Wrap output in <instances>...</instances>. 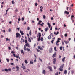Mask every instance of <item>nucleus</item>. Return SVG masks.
<instances>
[{"label": "nucleus", "mask_w": 75, "mask_h": 75, "mask_svg": "<svg viewBox=\"0 0 75 75\" xmlns=\"http://www.w3.org/2000/svg\"><path fill=\"white\" fill-rule=\"evenodd\" d=\"M59 58H61V56L60 55H59Z\"/></svg>", "instance_id": "774afa93"}, {"label": "nucleus", "mask_w": 75, "mask_h": 75, "mask_svg": "<svg viewBox=\"0 0 75 75\" xmlns=\"http://www.w3.org/2000/svg\"><path fill=\"white\" fill-rule=\"evenodd\" d=\"M43 24H44V23L43 22H42V24H40V25H41L42 27H44Z\"/></svg>", "instance_id": "b1692460"}, {"label": "nucleus", "mask_w": 75, "mask_h": 75, "mask_svg": "<svg viewBox=\"0 0 75 75\" xmlns=\"http://www.w3.org/2000/svg\"><path fill=\"white\" fill-rule=\"evenodd\" d=\"M11 68H9L8 69V70L9 71H11Z\"/></svg>", "instance_id": "37998d69"}, {"label": "nucleus", "mask_w": 75, "mask_h": 75, "mask_svg": "<svg viewBox=\"0 0 75 75\" xmlns=\"http://www.w3.org/2000/svg\"><path fill=\"white\" fill-rule=\"evenodd\" d=\"M73 17H74V15H72L71 16V18H73Z\"/></svg>", "instance_id": "3c124183"}, {"label": "nucleus", "mask_w": 75, "mask_h": 75, "mask_svg": "<svg viewBox=\"0 0 75 75\" xmlns=\"http://www.w3.org/2000/svg\"><path fill=\"white\" fill-rule=\"evenodd\" d=\"M17 58H19V56H17V55H16V57Z\"/></svg>", "instance_id": "864d4df0"}, {"label": "nucleus", "mask_w": 75, "mask_h": 75, "mask_svg": "<svg viewBox=\"0 0 75 75\" xmlns=\"http://www.w3.org/2000/svg\"><path fill=\"white\" fill-rule=\"evenodd\" d=\"M12 4H14L15 3V2H14V1L13 0L12 1Z\"/></svg>", "instance_id": "72a5a7b5"}, {"label": "nucleus", "mask_w": 75, "mask_h": 75, "mask_svg": "<svg viewBox=\"0 0 75 75\" xmlns=\"http://www.w3.org/2000/svg\"><path fill=\"white\" fill-rule=\"evenodd\" d=\"M38 5V4H37V3H36L35 4V6H37Z\"/></svg>", "instance_id": "5fc2aeb1"}, {"label": "nucleus", "mask_w": 75, "mask_h": 75, "mask_svg": "<svg viewBox=\"0 0 75 75\" xmlns=\"http://www.w3.org/2000/svg\"><path fill=\"white\" fill-rule=\"evenodd\" d=\"M69 8L68 7H67V8H66L67 10H68Z\"/></svg>", "instance_id": "0e129e2a"}, {"label": "nucleus", "mask_w": 75, "mask_h": 75, "mask_svg": "<svg viewBox=\"0 0 75 75\" xmlns=\"http://www.w3.org/2000/svg\"><path fill=\"white\" fill-rule=\"evenodd\" d=\"M38 48L41 51H42L43 50V49L40 46H38Z\"/></svg>", "instance_id": "0eeeda50"}, {"label": "nucleus", "mask_w": 75, "mask_h": 75, "mask_svg": "<svg viewBox=\"0 0 75 75\" xmlns=\"http://www.w3.org/2000/svg\"><path fill=\"white\" fill-rule=\"evenodd\" d=\"M48 68L50 69V71L51 72H52L53 71V70H52V67L50 66H48Z\"/></svg>", "instance_id": "39448f33"}, {"label": "nucleus", "mask_w": 75, "mask_h": 75, "mask_svg": "<svg viewBox=\"0 0 75 75\" xmlns=\"http://www.w3.org/2000/svg\"><path fill=\"white\" fill-rule=\"evenodd\" d=\"M24 17H23L22 18V21H24Z\"/></svg>", "instance_id": "a18cd8bd"}, {"label": "nucleus", "mask_w": 75, "mask_h": 75, "mask_svg": "<svg viewBox=\"0 0 75 75\" xmlns=\"http://www.w3.org/2000/svg\"><path fill=\"white\" fill-rule=\"evenodd\" d=\"M64 74H66L67 73V71L66 70H65L64 71Z\"/></svg>", "instance_id": "473e14b6"}, {"label": "nucleus", "mask_w": 75, "mask_h": 75, "mask_svg": "<svg viewBox=\"0 0 75 75\" xmlns=\"http://www.w3.org/2000/svg\"><path fill=\"white\" fill-rule=\"evenodd\" d=\"M49 29L48 28V27H47V28H46L45 29V31H46V32H47V31H48V30Z\"/></svg>", "instance_id": "5701e85b"}, {"label": "nucleus", "mask_w": 75, "mask_h": 75, "mask_svg": "<svg viewBox=\"0 0 75 75\" xmlns=\"http://www.w3.org/2000/svg\"><path fill=\"white\" fill-rule=\"evenodd\" d=\"M16 48L17 49V50H18V47H16Z\"/></svg>", "instance_id": "338daca9"}, {"label": "nucleus", "mask_w": 75, "mask_h": 75, "mask_svg": "<svg viewBox=\"0 0 75 75\" xmlns=\"http://www.w3.org/2000/svg\"><path fill=\"white\" fill-rule=\"evenodd\" d=\"M33 64V62L31 61H30V65H31V64Z\"/></svg>", "instance_id": "cd10ccee"}, {"label": "nucleus", "mask_w": 75, "mask_h": 75, "mask_svg": "<svg viewBox=\"0 0 75 75\" xmlns=\"http://www.w3.org/2000/svg\"><path fill=\"white\" fill-rule=\"evenodd\" d=\"M47 25H48L49 28H50L51 27V25H50L49 23H47Z\"/></svg>", "instance_id": "412c9836"}, {"label": "nucleus", "mask_w": 75, "mask_h": 75, "mask_svg": "<svg viewBox=\"0 0 75 75\" xmlns=\"http://www.w3.org/2000/svg\"><path fill=\"white\" fill-rule=\"evenodd\" d=\"M40 8L42 10V9H43V7H42V6H41L40 7Z\"/></svg>", "instance_id": "bf43d9fd"}, {"label": "nucleus", "mask_w": 75, "mask_h": 75, "mask_svg": "<svg viewBox=\"0 0 75 75\" xmlns=\"http://www.w3.org/2000/svg\"><path fill=\"white\" fill-rule=\"evenodd\" d=\"M57 56V53L56 52L54 53L52 56L53 58H54V57H55Z\"/></svg>", "instance_id": "9b49d317"}, {"label": "nucleus", "mask_w": 75, "mask_h": 75, "mask_svg": "<svg viewBox=\"0 0 75 75\" xmlns=\"http://www.w3.org/2000/svg\"><path fill=\"white\" fill-rule=\"evenodd\" d=\"M46 73V71H45V70H43L42 71V74H44V75H45V73Z\"/></svg>", "instance_id": "ddd939ff"}, {"label": "nucleus", "mask_w": 75, "mask_h": 75, "mask_svg": "<svg viewBox=\"0 0 75 75\" xmlns=\"http://www.w3.org/2000/svg\"><path fill=\"white\" fill-rule=\"evenodd\" d=\"M48 68L50 69V71L51 72H52L53 71V70H52V67L50 66H48Z\"/></svg>", "instance_id": "20e7f679"}, {"label": "nucleus", "mask_w": 75, "mask_h": 75, "mask_svg": "<svg viewBox=\"0 0 75 75\" xmlns=\"http://www.w3.org/2000/svg\"><path fill=\"white\" fill-rule=\"evenodd\" d=\"M71 20H72L73 23H74V20L72 19V18H71Z\"/></svg>", "instance_id": "4d7b16f0"}, {"label": "nucleus", "mask_w": 75, "mask_h": 75, "mask_svg": "<svg viewBox=\"0 0 75 75\" xmlns=\"http://www.w3.org/2000/svg\"><path fill=\"white\" fill-rule=\"evenodd\" d=\"M64 35H65V37H67V36H68V35H67V33L65 34Z\"/></svg>", "instance_id": "de8ad7c7"}, {"label": "nucleus", "mask_w": 75, "mask_h": 75, "mask_svg": "<svg viewBox=\"0 0 75 75\" xmlns=\"http://www.w3.org/2000/svg\"><path fill=\"white\" fill-rule=\"evenodd\" d=\"M65 14H67V15H68L69 14V12H67V11H64Z\"/></svg>", "instance_id": "423d86ee"}, {"label": "nucleus", "mask_w": 75, "mask_h": 75, "mask_svg": "<svg viewBox=\"0 0 75 75\" xmlns=\"http://www.w3.org/2000/svg\"><path fill=\"white\" fill-rule=\"evenodd\" d=\"M56 58H54L53 60V64L54 65H55V64H56Z\"/></svg>", "instance_id": "7ed1b4c3"}, {"label": "nucleus", "mask_w": 75, "mask_h": 75, "mask_svg": "<svg viewBox=\"0 0 75 75\" xmlns=\"http://www.w3.org/2000/svg\"><path fill=\"white\" fill-rule=\"evenodd\" d=\"M48 38L49 40H50V39H51V35L49 36L48 37Z\"/></svg>", "instance_id": "6ab92c4d"}, {"label": "nucleus", "mask_w": 75, "mask_h": 75, "mask_svg": "<svg viewBox=\"0 0 75 75\" xmlns=\"http://www.w3.org/2000/svg\"><path fill=\"white\" fill-rule=\"evenodd\" d=\"M64 65V64H63L62 65L60 66V68H59V70L60 71H63V67Z\"/></svg>", "instance_id": "f257e3e1"}, {"label": "nucleus", "mask_w": 75, "mask_h": 75, "mask_svg": "<svg viewBox=\"0 0 75 75\" xmlns=\"http://www.w3.org/2000/svg\"><path fill=\"white\" fill-rule=\"evenodd\" d=\"M60 42V41L59 40H57L56 41V44L57 45V46H58L59 45V43H58V42Z\"/></svg>", "instance_id": "6e6552de"}, {"label": "nucleus", "mask_w": 75, "mask_h": 75, "mask_svg": "<svg viewBox=\"0 0 75 75\" xmlns=\"http://www.w3.org/2000/svg\"><path fill=\"white\" fill-rule=\"evenodd\" d=\"M52 41H51V42L52 44H53V41H54V40L52 39Z\"/></svg>", "instance_id": "e2e57ef3"}, {"label": "nucleus", "mask_w": 75, "mask_h": 75, "mask_svg": "<svg viewBox=\"0 0 75 75\" xmlns=\"http://www.w3.org/2000/svg\"><path fill=\"white\" fill-rule=\"evenodd\" d=\"M21 52L22 54H23V55H24V51H23V50H21Z\"/></svg>", "instance_id": "dca6fc26"}, {"label": "nucleus", "mask_w": 75, "mask_h": 75, "mask_svg": "<svg viewBox=\"0 0 75 75\" xmlns=\"http://www.w3.org/2000/svg\"><path fill=\"white\" fill-rule=\"evenodd\" d=\"M62 48H63L62 46H61L60 47V50H62Z\"/></svg>", "instance_id": "f704fd0d"}, {"label": "nucleus", "mask_w": 75, "mask_h": 75, "mask_svg": "<svg viewBox=\"0 0 75 75\" xmlns=\"http://www.w3.org/2000/svg\"><path fill=\"white\" fill-rule=\"evenodd\" d=\"M71 10H72V8H71V7H69V10H70V11H71Z\"/></svg>", "instance_id": "8fccbe9b"}, {"label": "nucleus", "mask_w": 75, "mask_h": 75, "mask_svg": "<svg viewBox=\"0 0 75 75\" xmlns=\"http://www.w3.org/2000/svg\"><path fill=\"white\" fill-rule=\"evenodd\" d=\"M54 67V69H56V68H57V67H56V66H53Z\"/></svg>", "instance_id": "4c0bfd02"}, {"label": "nucleus", "mask_w": 75, "mask_h": 75, "mask_svg": "<svg viewBox=\"0 0 75 75\" xmlns=\"http://www.w3.org/2000/svg\"><path fill=\"white\" fill-rule=\"evenodd\" d=\"M50 35H52V37H54V35H53V34H52V33H51Z\"/></svg>", "instance_id": "603ef678"}, {"label": "nucleus", "mask_w": 75, "mask_h": 75, "mask_svg": "<svg viewBox=\"0 0 75 75\" xmlns=\"http://www.w3.org/2000/svg\"><path fill=\"white\" fill-rule=\"evenodd\" d=\"M65 57H64L63 59H62V61H63V62H64V61H65Z\"/></svg>", "instance_id": "c756f323"}, {"label": "nucleus", "mask_w": 75, "mask_h": 75, "mask_svg": "<svg viewBox=\"0 0 75 75\" xmlns=\"http://www.w3.org/2000/svg\"><path fill=\"white\" fill-rule=\"evenodd\" d=\"M11 52L12 54H14V53H15V52H14L13 51H12Z\"/></svg>", "instance_id": "09e8293b"}, {"label": "nucleus", "mask_w": 75, "mask_h": 75, "mask_svg": "<svg viewBox=\"0 0 75 75\" xmlns=\"http://www.w3.org/2000/svg\"><path fill=\"white\" fill-rule=\"evenodd\" d=\"M41 23H42V21L41 20H40L39 21V22L38 23V24H41Z\"/></svg>", "instance_id": "4be33fe9"}, {"label": "nucleus", "mask_w": 75, "mask_h": 75, "mask_svg": "<svg viewBox=\"0 0 75 75\" xmlns=\"http://www.w3.org/2000/svg\"><path fill=\"white\" fill-rule=\"evenodd\" d=\"M30 29V28L28 26L27 28V30H29Z\"/></svg>", "instance_id": "e433bc0d"}, {"label": "nucleus", "mask_w": 75, "mask_h": 75, "mask_svg": "<svg viewBox=\"0 0 75 75\" xmlns=\"http://www.w3.org/2000/svg\"><path fill=\"white\" fill-rule=\"evenodd\" d=\"M56 49H57V47H54V50L55 51H57V50H56Z\"/></svg>", "instance_id": "79ce46f5"}, {"label": "nucleus", "mask_w": 75, "mask_h": 75, "mask_svg": "<svg viewBox=\"0 0 75 75\" xmlns=\"http://www.w3.org/2000/svg\"><path fill=\"white\" fill-rule=\"evenodd\" d=\"M25 64H27V63H28V62H27V60H25Z\"/></svg>", "instance_id": "7c9ffc66"}, {"label": "nucleus", "mask_w": 75, "mask_h": 75, "mask_svg": "<svg viewBox=\"0 0 75 75\" xmlns=\"http://www.w3.org/2000/svg\"><path fill=\"white\" fill-rule=\"evenodd\" d=\"M37 50L38 52H40V54H41V52L40 50H38V49H36Z\"/></svg>", "instance_id": "4468645a"}, {"label": "nucleus", "mask_w": 75, "mask_h": 75, "mask_svg": "<svg viewBox=\"0 0 75 75\" xmlns=\"http://www.w3.org/2000/svg\"><path fill=\"white\" fill-rule=\"evenodd\" d=\"M25 43H27V40H25Z\"/></svg>", "instance_id": "052dcab7"}, {"label": "nucleus", "mask_w": 75, "mask_h": 75, "mask_svg": "<svg viewBox=\"0 0 75 75\" xmlns=\"http://www.w3.org/2000/svg\"><path fill=\"white\" fill-rule=\"evenodd\" d=\"M21 67L22 68H23V69H26V67H25V66H22Z\"/></svg>", "instance_id": "393cba45"}, {"label": "nucleus", "mask_w": 75, "mask_h": 75, "mask_svg": "<svg viewBox=\"0 0 75 75\" xmlns=\"http://www.w3.org/2000/svg\"><path fill=\"white\" fill-rule=\"evenodd\" d=\"M49 51L50 53H51V52H52V51H51V50H49Z\"/></svg>", "instance_id": "ea45409f"}, {"label": "nucleus", "mask_w": 75, "mask_h": 75, "mask_svg": "<svg viewBox=\"0 0 75 75\" xmlns=\"http://www.w3.org/2000/svg\"><path fill=\"white\" fill-rule=\"evenodd\" d=\"M4 70L5 72H8V70L7 69H5Z\"/></svg>", "instance_id": "bb28decb"}, {"label": "nucleus", "mask_w": 75, "mask_h": 75, "mask_svg": "<svg viewBox=\"0 0 75 75\" xmlns=\"http://www.w3.org/2000/svg\"><path fill=\"white\" fill-rule=\"evenodd\" d=\"M74 73V71L72 70L71 71V74L72 75H73V74Z\"/></svg>", "instance_id": "a19ab883"}, {"label": "nucleus", "mask_w": 75, "mask_h": 75, "mask_svg": "<svg viewBox=\"0 0 75 75\" xmlns=\"http://www.w3.org/2000/svg\"><path fill=\"white\" fill-rule=\"evenodd\" d=\"M24 50L25 51H27V48H26V46L25 45H24Z\"/></svg>", "instance_id": "2eb2a0df"}, {"label": "nucleus", "mask_w": 75, "mask_h": 75, "mask_svg": "<svg viewBox=\"0 0 75 75\" xmlns=\"http://www.w3.org/2000/svg\"><path fill=\"white\" fill-rule=\"evenodd\" d=\"M28 41H29V42H31V39H30V38H28Z\"/></svg>", "instance_id": "aec40b11"}, {"label": "nucleus", "mask_w": 75, "mask_h": 75, "mask_svg": "<svg viewBox=\"0 0 75 75\" xmlns=\"http://www.w3.org/2000/svg\"><path fill=\"white\" fill-rule=\"evenodd\" d=\"M64 42H65V44H68V43H69V41H66V40H64Z\"/></svg>", "instance_id": "f8f14e48"}, {"label": "nucleus", "mask_w": 75, "mask_h": 75, "mask_svg": "<svg viewBox=\"0 0 75 75\" xmlns=\"http://www.w3.org/2000/svg\"><path fill=\"white\" fill-rule=\"evenodd\" d=\"M19 68H20L19 67L17 66H16V69H19Z\"/></svg>", "instance_id": "c9c22d12"}, {"label": "nucleus", "mask_w": 75, "mask_h": 75, "mask_svg": "<svg viewBox=\"0 0 75 75\" xmlns=\"http://www.w3.org/2000/svg\"><path fill=\"white\" fill-rule=\"evenodd\" d=\"M29 34L30 35H31V30L30 31Z\"/></svg>", "instance_id": "c03bdc74"}, {"label": "nucleus", "mask_w": 75, "mask_h": 75, "mask_svg": "<svg viewBox=\"0 0 75 75\" xmlns=\"http://www.w3.org/2000/svg\"><path fill=\"white\" fill-rule=\"evenodd\" d=\"M39 60L41 62H42V59H40V58H39Z\"/></svg>", "instance_id": "49530a36"}, {"label": "nucleus", "mask_w": 75, "mask_h": 75, "mask_svg": "<svg viewBox=\"0 0 75 75\" xmlns=\"http://www.w3.org/2000/svg\"><path fill=\"white\" fill-rule=\"evenodd\" d=\"M43 18L44 19H45V15H44L43 16Z\"/></svg>", "instance_id": "58836bf2"}, {"label": "nucleus", "mask_w": 75, "mask_h": 75, "mask_svg": "<svg viewBox=\"0 0 75 75\" xmlns=\"http://www.w3.org/2000/svg\"><path fill=\"white\" fill-rule=\"evenodd\" d=\"M27 36H28V38L30 37V35H29V34L27 33Z\"/></svg>", "instance_id": "6e6d98bb"}, {"label": "nucleus", "mask_w": 75, "mask_h": 75, "mask_svg": "<svg viewBox=\"0 0 75 75\" xmlns=\"http://www.w3.org/2000/svg\"><path fill=\"white\" fill-rule=\"evenodd\" d=\"M43 40H44V38L42 37H41L40 39V40L41 41H43Z\"/></svg>", "instance_id": "a878e982"}, {"label": "nucleus", "mask_w": 75, "mask_h": 75, "mask_svg": "<svg viewBox=\"0 0 75 75\" xmlns=\"http://www.w3.org/2000/svg\"><path fill=\"white\" fill-rule=\"evenodd\" d=\"M55 75H58V72L56 73L55 74Z\"/></svg>", "instance_id": "680f3d73"}, {"label": "nucleus", "mask_w": 75, "mask_h": 75, "mask_svg": "<svg viewBox=\"0 0 75 75\" xmlns=\"http://www.w3.org/2000/svg\"><path fill=\"white\" fill-rule=\"evenodd\" d=\"M57 33L55 32H54V34L55 35H58V34H59V32H58V31H57Z\"/></svg>", "instance_id": "9d476101"}, {"label": "nucleus", "mask_w": 75, "mask_h": 75, "mask_svg": "<svg viewBox=\"0 0 75 75\" xmlns=\"http://www.w3.org/2000/svg\"><path fill=\"white\" fill-rule=\"evenodd\" d=\"M37 35L39 36H41V33H38L37 34Z\"/></svg>", "instance_id": "a211bd4d"}, {"label": "nucleus", "mask_w": 75, "mask_h": 75, "mask_svg": "<svg viewBox=\"0 0 75 75\" xmlns=\"http://www.w3.org/2000/svg\"><path fill=\"white\" fill-rule=\"evenodd\" d=\"M26 46V47H28V48H30V44L28 43H27L26 44H25Z\"/></svg>", "instance_id": "1a4fd4ad"}, {"label": "nucleus", "mask_w": 75, "mask_h": 75, "mask_svg": "<svg viewBox=\"0 0 75 75\" xmlns=\"http://www.w3.org/2000/svg\"><path fill=\"white\" fill-rule=\"evenodd\" d=\"M6 60H7V62H8L9 61V59H7Z\"/></svg>", "instance_id": "13d9d810"}, {"label": "nucleus", "mask_w": 75, "mask_h": 75, "mask_svg": "<svg viewBox=\"0 0 75 75\" xmlns=\"http://www.w3.org/2000/svg\"><path fill=\"white\" fill-rule=\"evenodd\" d=\"M16 38H20L21 37V35L20 33H17L16 34Z\"/></svg>", "instance_id": "f03ea898"}, {"label": "nucleus", "mask_w": 75, "mask_h": 75, "mask_svg": "<svg viewBox=\"0 0 75 75\" xmlns=\"http://www.w3.org/2000/svg\"><path fill=\"white\" fill-rule=\"evenodd\" d=\"M26 50L30 52L31 51V50L30 49H29V48H27Z\"/></svg>", "instance_id": "c85d7f7f"}, {"label": "nucleus", "mask_w": 75, "mask_h": 75, "mask_svg": "<svg viewBox=\"0 0 75 75\" xmlns=\"http://www.w3.org/2000/svg\"><path fill=\"white\" fill-rule=\"evenodd\" d=\"M41 36H39V38H38V41H40V37H41Z\"/></svg>", "instance_id": "2f4dec72"}, {"label": "nucleus", "mask_w": 75, "mask_h": 75, "mask_svg": "<svg viewBox=\"0 0 75 75\" xmlns=\"http://www.w3.org/2000/svg\"><path fill=\"white\" fill-rule=\"evenodd\" d=\"M38 33V32H37V31H35V34H37Z\"/></svg>", "instance_id": "69168bd1"}, {"label": "nucleus", "mask_w": 75, "mask_h": 75, "mask_svg": "<svg viewBox=\"0 0 75 75\" xmlns=\"http://www.w3.org/2000/svg\"><path fill=\"white\" fill-rule=\"evenodd\" d=\"M20 33L21 34V35H24V33H23V31L20 30Z\"/></svg>", "instance_id": "f3484780"}]
</instances>
